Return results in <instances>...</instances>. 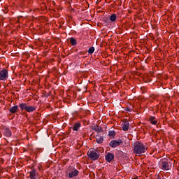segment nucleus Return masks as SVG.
<instances>
[{
  "label": "nucleus",
  "instance_id": "nucleus-6",
  "mask_svg": "<svg viewBox=\"0 0 179 179\" xmlns=\"http://www.w3.org/2000/svg\"><path fill=\"white\" fill-rule=\"evenodd\" d=\"M121 143H122V140H113L110 143V146H111L112 148H117V146H120V145H121Z\"/></svg>",
  "mask_w": 179,
  "mask_h": 179
},
{
  "label": "nucleus",
  "instance_id": "nucleus-5",
  "mask_svg": "<svg viewBox=\"0 0 179 179\" xmlns=\"http://www.w3.org/2000/svg\"><path fill=\"white\" fill-rule=\"evenodd\" d=\"M8 78V70L3 69L0 71V80H6Z\"/></svg>",
  "mask_w": 179,
  "mask_h": 179
},
{
  "label": "nucleus",
  "instance_id": "nucleus-10",
  "mask_svg": "<svg viewBox=\"0 0 179 179\" xmlns=\"http://www.w3.org/2000/svg\"><path fill=\"white\" fill-rule=\"evenodd\" d=\"M79 174V171L78 170H74V171L71 172L69 174V176L70 178H72V177H76Z\"/></svg>",
  "mask_w": 179,
  "mask_h": 179
},
{
  "label": "nucleus",
  "instance_id": "nucleus-15",
  "mask_svg": "<svg viewBox=\"0 0 179 179\" xmlns=\"http://www.w3.org/2000/svg\"><path fill=\"white\" fill-rule=\"evenodd\" d=\"M79 128H80V123H75L73 127V129L74 131H78Z\"/></svg>",
  "mask_w": 179,
  "mask_h": 179
},
{
  "label": "nucleus",
  "instance_id": "nucleus-17",
  "mask_svg": "<svg viewBox=\"0 0 179 179\" xmlns=\"http://www.w3.org/2000/svg\"><path fill=\"white\" fill-rule=\"evenodd\" d=\"M96 141L97 143H103V141H104V139L103 138V137L98 136L96 138Z\"/></svg>",
  "mask_w": 179,
  "mask_h": 179
},
{
  "label": "nucleus",
  "instance_id": "nucleus-2",
  "mask_svg": "<svg viewBox=\"0 0 179 179\" xmlns=\"http://www.w3.org/2000/svg\"><path fill=\"white\" fill-rule=\"evenodd\" d=\"M19 107L21 110H25L27 113H33V111H36L35 106H27V103H20Z\"/></svg>",
  "mask_w": 179,
  "mask_h": 179
},
{
  "label": "nucleus",
  "instance_id": "nucleus-7",
  "mask_svg": "<svg viewBox=\"0 0 179 179\" xmlns=\"http://www.w3.org/2000/svg\"><path fill=\"white\" fill-rule=\"evenodd\" d=\"M128 129H129V122L124 121L122 124V130L128 131Z\"/></svg>",
  "mask_w": 179,
  "mask_h": 179
},
{
  "label": "nucleus",
  "instance_id": "nucleus-4",
  "mask_svg": "<svg viewBox=\"0 0 179 179\" xmlns=\"http://www.w3.org/2000/svg\"><path fill=\"white\" fill-rule=\"evenodd\" d=\"M87 156L90 159H92V160H97V159H99V154H97V152L94 151H89L87 152Z\"/></svg>",
  "mask_w": 179,
  "mask_h": 179
},
{
  "label": "nucleus",
  "instance_id": "nucleus-3",
  "mask_svg": "<svg viewBox=\"0 0 179 179\" xmlns=\"http://www.w3.org/2000/svg\"><path fill=\"white\" fill-rule=\"evenodd\" d=\"M162 170H171L173 167V164L171 162H162Z\"/></svg>",
  "mask_w": 179,
  "mask_h": 179
},
{
  "label": "nucleus",
  "instance_id": "nucleus-18",
  "mask_svg": "<svg viewBox=\"0 0 179 179\" xmlns=\"http://www.w3.org/2000/svg\"><path fill=\"white\" fill-rule=\"evenodd\" d=\"M70 43L72 44V45H76V39L74 38H71Z\"/></svg>",
  "mask_w": 179,
  "mask_h": 179
},
{
  "label": "nucleus",
  "instance_id": "nucleus-1",
  "mask_svg": "<svg viewBox=\"0 0 179 179\" xmlns=\"http://www.w3.org/2000/svg\"><path fill=\"white\" fill-rule=\"evenodd\" d=\"M145 150H146V148L143 144L139 142L134 143V153H136V155H142V153H145Z\"/></svg>",
  "mask_w": 179,
  "mask_h": 179
},
{
  "label": "nucleus",
  "instance_id": "nucleus-12",
  "mask_svg": "<svg viewBox=\"0 0 179 179\" xmlns=\"http://www.w3.org/2000/svg\"><path fill=\"white\" fill-rule=\"evenodd\" d=\"M92 129H94V131H95L96 132H101L103 129H101V127L95 125L93 127Z\"/></svg>",
  "mask_w": 179,
  "mask_h": 179
},
{
  "label": "nucleus",
  "instance_id": "nucleus-19",
  "mask_svg": "<svg viewBox=\"0 0 179 179\" xmlns=\"http://www.w3.org/2000/svg\"><path fill=\"white\" fill-rule=\"evenodd\" d=\"M109 136H110L111 138H114V136H115V131H109Z\"/></svg>",
  "mask_w": 179,
  "mask_h": 179
},
{
  "label": "nucleus",
  "instance_id": "nucleus-14",
  "mask_svg": "<svg viewBox=\"0 0 179 179\" xmlns=\"http://www.w3.org/2000/svg\"><path fill=\"white\" fill-rule=\"evenodd\" d=\"M150 122H151V124H152L153 125H156L157 124V120H156V117H150Z\"/></svg>",
  "mask_w": 179,
  "mask_h": 179
},
{
  "label": "nucleus",
  "instance_id": "nucleus-13",
  "mask_svg": "<svg viewBox=\"0 0 179 179\" xmlns=\"http://www.w3.org/2000/svg\"><path fill=\"white\" fill-rule=\"evenodd\" d=\"M9 111L12 113V114H15L17 111V106H13L9 109Z\"/></svg>",
  "mask_w": 179,
  "mask_h": 179
},
{
  "label": "nucleus",
  "instance_id": "nucleus-20",
  "mask_svg": "<svg viewBox=\"0 0 179 179\" xmlns=\"http://www.w3.org/2000/svg\"><path fill=\"white\" fill-rule=\"evenodd\" d=\"M94 52V47H91L88 50V53L89 54H93Z\"/></svg>",
  "mask_w": 179,
  "mask_h": 179
},
{
  "label": "nucleus",
  "instance_id": "nucleus-8",
  "mask_svg": "<svg viewBox=\"0 0 179 179\" xmlns=\"http://www.w3.org/2000/svg\"><path fill=\"white\" fill-rule=\"evenodd\" d=\"M113 159H114V155L111 154V153H108L106 156V160L110 163Z\"/></svg>",
  "mask_w": 179,
  "mask_h": 179
},
{
  "label": "nucleus",
  "instance_id": "nucleus-16",
  "mask_svg": "<svg viewBox=\"0 0 179 179\" xmlns=\"http://www.w3.org/2000/svg\"><path fill=\"white\" fill-rule=\"evenodd\" d=\"M110 20L111 22H115V20H117V15L113 14V15L110 17Z\"/></svg>",
  "mask_w": 179,
  "mask_h": 179
},
{
  "label": "nucleus",
  "instance_id": "nucleus-11",
  "mask_svg": "<svg viewBox=\"0 0 179 179\" xmlns=\"http://www.w3.org/2000/svg\"><path fill=\"white\" fill-rule=\"evenodd\" d=\"M4 135H6L8 138L12 136V131H10L9 129H4Z\"/></svg>",
  "mask_w": 179,
  "mask_h": 179
},
{
  "label": "nucleus",
  "instance_id": "nucleus-9",
  "mask_svg": "<svg viewBox=\"0 0 179 179\" xmlns=\"http://www.w3.org/2000/svg\"><path fill=\"white\" fill-rule=\"evenodd\" d=\"M36 169H32L29 172V178L31 179H36Z\"/></svg>",
  "mask_w": 179,
  "mask_h": 179
}]
</instances>
